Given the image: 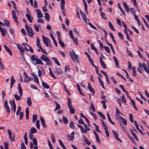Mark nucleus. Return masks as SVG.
I'll list each match as a JSON object with an SVG mask.
<instances>
[{"mask_svg":"<svg viewBox=\"0 0 149 149\" xmlns=\"http://www.w3.org/2000/svg\"><path fill=\"white\" fill-rule=\"evenodd\" d=\"M100 15L102 18L104 19L105 20L107 19V18L105 17V14L104 13L101 12L100 13Z\"/></svg>","mask_w":149,"mask_h":149,"instance_id":"obj_61","label":"nucleus"},{"mask_svg":"<svg viewBox=\"0 0 149 149\" xmlns=\"http://www.w3.org/2000/svg\"><path fill=\"white\" fill-rule=\"evenodd\" d=\"M42 37L43 41L47 47H48L51 44L50 41L48 38L45 37L44 36H42Z\"/></svg>","mask_w":149,"mask_h":149,"instance_id":"obj_6","label":"nucleus"},{"mask_svg":"<svg viewBox=\"0 0 149 149\" xmlns=\"http://www.w3.org/2000/svg\"><path fill=\"white\" fill-rule=\"evenodd\" d=\"M2 23V22L0 21V31L2 33V36L4 37L6 34V31L5 29H3L1 27V25Z\"/></svg>","mask_w":149,"mask_h":149,"instance_id":"obj_9","label":"nucleus"},{"mask_svg":"<svg viewBox=\"0 0 149 149\" xmlns=\"http://www.w3.org/2000/svg\"><path fill=\"white\" fill-rule=\"evenodd\" d=\"M89 109L93 112L95 111V109L93 104L92 103H91V106L89 108Z\"/></svg>","mask_w":149,"mask_h":149,"instance_id":"obj_29","label":"nucleus"},{"mask_svg":"<svg viewBox=\"0 0 149 149\" xmlns=\"http://www.w3.org/2000/svg\"><path fill=\"white\" fill-rule=\"evenodd\" d=\"M84 127L85 128V130L86 131V133L87 132H88V131L90 130V129L89 128L88 126L86 124H84Z\"/></svg>","mask_w":149,"mask_h":149,"instance_id":"obj_44","label":"nucleus"},{"mask_svg":"<svg viewBox=\"0 0 149 149\" xmlns=\"http://www.w3.org/2000/svg\"><path fill=\"white\" fill-rule=\"evenodd\" d=\"M17 45L18 48L21 52H24V50L22 46L19 44H17Z\"/></svg>","mask_w":149,"mask_h":149,"instance_id":"obj_26","label":"nucleus"},{"mask_svg":"<svg viewBox=\"0 0 149 149\" xmlns=\"http://www.w3.org/2000/svg\"><path fill=\"white\" fill-rule=\"evenodd\" d=\"M77 126L79 127L80 130L83 133L86 134V131L84 129V127L81 125L77 124Z\"/></svg>","mask_w":149,"mask_h":149,"instance_id":"obj_19","label":"nucleus"},{"mask_svg":"<svg viewBox=\"0 0 149 149\" xmlns=\"http://www.w3.org/2000/svg\"><path fill=\"white\" fill-rule=\"evenodd\" d=\"M54 103L56 105V108L55 110V111L59 109L60 108V105L56 102V101H55Z\"/></svg>","mask_w":149,"mask_h":149,"instance_id":"obj_62","label":"nucleus"},{"mask_svg":"<svg viewBox=\"0 0 149 149\" xmlns=\"http://www.w3.org/2000/svg\"><path fill=\"white\" fill-rule=\"evenodd\" d=\"M27 103L29 107H30L31 105L32 102L31 98L30 97H28L27 98Z\"/></svg>","mask_w":149,"mask_h":149,"instance_id":"obj_27","label":"nucleus"},{"mask_svg":"<svg viewBox=\"0 0 149 149\" xmlns=\"http://www.w3.org/2000/svg\"><path fill=\"white\" fill-rule=\"evenodd\" d=\"M112 132L115 139L118 141L122 142V140L118 137L117 133L113 130H112Z\"/></svg>","mask_w":149,"mask_h":149,"instance_id":"obj_15","label":"nucleus"},{"mask_svg":"<svg viewBox=\"0 0 149 149\" xmlns=\"http://www.w3.org/2000/svg\"><path fill=\"white\" fill-rule=\"evenodd\" d=\"M5 149H8V142H3Z\"/></svg>","mask_w":149,"mask_h":149,"instance_id":"obj_58","label":"nucleus"},{"mask_svg":"<svg viewBox=\"0 0 149 149\" xmlns=\"http://www.w3.org/2000/svg\"><path fill=\"white\" fill-rule=\"evenodd\" d=\"M113 58L115 62L116 66L117 67L119 68L118 62L115 56H113Z\"/></svg>","mask_w":149,"mask_h":149,"instance_id":"obj_22","label":"nucleus"},{"mask_svg":"<svg viewBox=\"0 0 149 149\" xmlns=\"http://www.w3.org/2000/svg\"><path fill=\"white\" fill-rule=\"evenodd\" d=\"M120 118L122 120L123 123L125 125H127V120L121 116H120Z\"/></svg>","mask_w":149,"mask_h":149,"instance_id":"obj_43","label":"nucleus"},{"mask_svg":"<svg viewBox=\"0 0 149 149\" xmlns=\"http://www.w3.org/2000/svg\"><path fill=\"white\" fill-rule=\"evenodd\" d=\"M83 1L84 2V5L85 11L86 14H88V13L87 11V5L86 2L85 1V0H83Z\"/></svg>","mask_w":149,"mask_h":149,"instance_id":"obj_34","label":"nucleus"},{"mask_svg":"<svg viewBox=\"0 0 149 149\" xmlns=\"http://www.w3.org/2000/svg\"><path fill=\"white\" fill-rule=\"evenodd\" d=\"M27 133L26 132L25 133L24 138V142L26 144L28 143V139L27 138Z\"/></svg>","mask_w":149,"mask_h":149,"instance_id":"obj_39","label":"nucleus"},{"mask_svg":"<svg viewBox=\"0 0 149 149\" xmlns=\"http://www.w3.org/2000/svg\"><path fill=\"white\" fill-rule=\"evenodd\" d=\"M58 141L60 145L63 149H67L66 148L64 145L63 142L61 140L59 139Z\"/></svg>","mask_w":149,"mask_h":149,"instance_id":"obj_28","label":"nucleus"},{"mask_svg":"<svg viewBox=\"0 0 149 149\" xmlns=\"http://www.w3.org/2000/svg\"><path fill=\"white\" fill-rule=\"evenodd\" d=\"M32 76L33 77L34 81L37 84L39 83V80L38 77L33 73L31 74Z\"/></svg>","mask_w":149,"mask_h":149,"instance_id":"obj_17","label":"nucleus"},{"mask_svg":"<svg viewBox=\"0 0 149 149\" xmlns=\"http://www.w3.org/2000/svg\"><path fill=\"white\" fill-rule=\"evenodd\" d=\"M70 55L72 58L73 61L74 62L75 61V59L79 63V61L78 59V56L75 54V52L73 51V52L71 51L69 52Z\"/></svg>","mask_w":149,"mask_h":149,"instance_id":"obj_4","label":"nucleus"},{"mask_svg":"<svg viewBox=\"0 0 149 149\" xmlns=\"http://www.w3.org/2000/svg\"><path fill=\"white\" fill-rule=\"evenodd\" d=\"M40 59L45 62L47 65H51V63L49 58L44 54H42L40 57Z\"/></svg>","mask_w":149,"mask_h":149,"instance_id":"obj_2","label":"nucleus"},{"mask_svg":"<svg viewBox=\"0 0 149 149\" xmlns=\"http://www.w3.org/2000/svg\"><path fill=\"white\" fill-rule=\"evenodd\" d=\"M76 86L78 90L79 91V92L82 95L85 96V95L81 91L80 89V88L79 85L78 84H76Z\"/></svg>","mask_w":149,"mask_h":149,"instance_id":"obj_36","label":"nucleus"},{"mask_svg":"<svg viewBox=\"0 0 149 149\" xmlns=\"http://www.w3.org/2000/svg\"><path fill=\"white\" fill-rule=\"evenodd\" d=\"M101 122L102 126L103 127L104 129L105 130L106 136L107 137H108L109 136V131H108V127L105 124V123L103 120H101Z\"/></svg>","mask_w":149,"mask_h":149,"instance_id":"obj_5","label":"nucleus"},{"mask_svg":"<svg viewBox=\"0 0 149 149\" xmlns=\"http://www.w3.org/2000/svg\"><path fill=\"white\" fill-rule=\"evenodd\" d=\"M15 136L14 134H13V136L12 135V133L10 131V139L11 141H15Z\"/></svg>","mask_w":149,"mask_h":149,"instance_id":"obj_32","label":"nucleus"},{"mask_svg":"<svg viewBox=\"0 0 149 149\" xmlns=\"http://www.w3.org/2000/svg\"><path fill=\"white\" fill-rule=\"evenodd\" d=\"M14 97L16 99V100L17 101L21 99V97H21L20 95L19 96H18L16 94H15L14 95Z\"/></svg>","mask_w":149,"mask_h":149,"instance_id":"obj_59","label":"nucleus"},{"mask_svg":"<svg viewBox=\"0 0 149 149\" xmlns=\"http://www.w3.org/2000/svg\"><path fill=\"white\" fill-rule=\"evenodd\" d=\"M143 66V70L144 71L147 73H149V70H148L147 66L146 64H144Z\"/></svg>","mask_w":149,"mask_h":149,"instance_id":"obj_41","label":"nucleus"},{"mask_svg":"<svg viewBox=\"0 0 149 149\" xmlns=\"http://www.w3.org/2000/svg\"><path fill=\"white\" fill-rule=\"evenodd\" d=\"M32 63L34 65L40 64L43 65V63L42 60L38 58L37 56L36 55H32L31 57Z\"/></svg>","mask_w":149,"mask_h":149,"instance_id":"obj_1","label":"nucleus"},{"mask_svg":"<svg viewBox=\"0 0 149 149\" xmlns=\"http://www.w3.org/2000/svg\"><path fill=\"white\" fill-rule=\"evenodd\" d=\"M97 113L103 119H105V117L104 115L100 112H97Z\"/></svg>","mask_w":149,"mask_h":149,"instance_id":"obj_60","label":"nucleus"},{"mask_svg":"<svg viewBox=\"0 0 149 149\" xmlns=\"http://www.w3.org/2000/svg\"><path fill=\"white\" fill-rule=\"evenodd\" d=\"M31 79V78L29 77H27L24 78V82H27Z\"/></svg>","mask_w":149,"mask_h":149,"instance_id":"obj_64","label":"nucleus"},{"mask_svg":"<svg viewBox=\"0 0 149 149\" xmlns=\"http://www.w3.org/2000/svg\"><path fill=\"white\" fill-rule=\"evenodd\" d=\"M34 26L36 31L37 32H38L39 31V26H41L39 24H34Z\"/></svg>","mask_w":149,"mask_h":149,"instance_id":"obj_40","label":"nucleus"},{"mask_svg":"<svg viewBox=\"0 0 149 149\" xmlns=\"http://www.w3.org/2000/svg\"><path fill=\"white\" fill-rule=\"evenodd\" d=\"M65 4V0H61V8L62 10H64V5Z\"/></svg>","mask_w":149,"mask_h":149,"instance_id":"obj_23","label":"nucleus"},{"mask_svg":"<svg viewBox=\"0 0 149 149\" xmlns=\"http://www.w3.org/2000/svg\"><path fill=\"white\" fill-rule=\"evenodd\" d=\"M120 87L122 89V91L124 92L126 94L127 96L128 97V93L126 91L124 88V86L121 85H119Z\"/></svg>","mask_w":149,"mask_h":149,"instance_id":"obj_38","label":"nucleus"},{"mask_svg":"<svg viewBox=\"0 0 149 149\" xmlns=\"http://www.w3.org/2000/svg\"><path fill=\"white\" fill-rule=\"evenodd\" d=\"M32 122L34 123L36 120L37 119V116L36 114H34L32 116Z\"/></svg>","mask_w":149,"mask_h":149,"instance_id":"obj_57","label":"nucleus"},{"mask_svg":"<svg viewBox=\"0 0 149 149\" xmlns=\"http://www.w3.org/2000/svg\"><path fill=\"white\" fill-rule=\"evenodd\" d=\"M63 71L61 68L56 67L55 69L54 73L56 74L59 75L62 73Z\"/></svg>","mask_w":149,"mask_h":149,"instance_id":"obj_10","label":"nucleus"},{"mask_svg":"<svg viewBox=\"0 0 149 149\" xmlns=\"http://www.w3.org/2000/svg\"><path fill=\"white\" fill-rule=\"evenodd\" d=\"M11 2L13 5V7H14V9L16 10V11H17L18 9L17 8V6L15 4V3L14 1H11Z\"/></svg>","mask_w":149,"mask_h":149,"instance_id":"obj_53","label":"nucleus"},{"mask_svg":"<svg viewBox=\"0 0 149 149\" xmlns=\"http://www.w3.org/2000/svg\"><path fill=\"white\" fill-rule=\"evenodd\" d=\"M42 86L45 88L48 89L49 88V86L46 83L43 81H42Z\"/></svg>","mask_w":149,"mask_h":149,"instance_id":"obj_30","label":"nucleus"},{"mask_svg":"<svg viewBox=\"0 0 149 149\" xmlns=\"http://www.w3.org/2000/svg\"><path fill=\"white\" fill-rule=\"evenodd\" d=\"M118 6L119 8V9H120L121 12V13L124 15H125V13L124 11L123 10V9L121 8L120 6V3H118Z\"/></svg>","mask_w":149,"mask_h":149,"instance_id":"obj_42","label":"nucleus"},{"mask_svg":"<svg viewBox=\"0 0 149 149\" xmlns=\"http://www.w3.org/2000/svg\"><path fill=\"white\" fill-rule=\"evenodd\" d=\"M105 41H106V43L108 44V45L110 46V47H111V49L112 50V52H113V53L114 54H115V53L114 48L112 46V45L111 43H110L108 42H107V40H105Z\"/></svg>","mask_w":149,"mask_h":149,"instance_id":"obj_24","label":"nucleus"},{"mask_svg":"<svg viewBox=\"0 0 149 149\" xmlns=\"http://www.w3.org/2000/svg\"><path fill=\"white\" fill-rule=\"evenodd\" d=\"M58 40L59 41V44L60 45L63 47H65V45L64 42L61 40V39H60V40Z\"/></svg>","mask_w":149,"mask_h":149,"instance_id":"obj_56","label":"nucleus"},{"mask_svg":"<svg viewBox=\"0 0 149 149\" xmlns=\"http://www.w3.org/2000/svg\"><path fill=\"white\" fill-rule=\"evenodd\" d=\"M30 132L31 133L33 134L34 133H36L37 132L35 128H34V127H31V129Z\"/></svg>","mask_w":149,"mask_h":149,"instance_id":"obj_50","label":"nucleus"},{"mask_svg":"<svg viewBox=\"0 0 149 149\" xmlns=\"http://www.w3.org/2000/svg\"><path fill=\"white\" fill-rule=\"evenodd\" d=\"M26 16L27 17V18L28 20L30 23H32V20L31 18V17L30 15L28 14H26Z\"/></svg>","mask_w":149,"mask_h":149,"instance_id":"obj_31","label":"nucleus"},{"mask_svg":"<svg viewBox=\"0 0 149 149\" xmlns=\"http://www.w3.org/2000/svg\"><path fill=\"white\" fill-rule=\"evenodd\" d=\"M70 127L72 129H74V122L71 121L70 124Z\"/></svg>","mask_w":149,"mask_h":149,"instance_id":"obj_55","label":"nucleus"},{"mask_svg":"<svg viewBox=\"0 0 149 149\" xmlns=\"http://www.w3.org/2000/svg\"><path fill=\"white\" fill-rule=\"evenodd\" d=\"M109 25L111 29L113 31H115V29L114 28L112 24L110 22H108Z\"/></svg>","mask_w":149,"mask_h":149,"instance_id":"obj_48","label":"nucleus"},{"mask_svg":"<svg viewBox=\"0 0 149 149\" xmlns=\"http://www.w3.org/2000/svg\"><path fill=\"white\" fill-rule=\"evenodd\" d=\"M63 120L64 122V123L65 124H67L68 123V120L67 118L65 116H63Z\"/></svg>","mask_w":149,"mask_h":149,"instance_id":"obj_51","label":"nucleus"},{"mask_svg":"<svg viewBox=\"0 0 149 149\" xmlns=\"http://www.w3.org/2000/svg\"><path fill=\"white\" fill-rule=\"evenodd\" d=\"M88 89L92 93L93 95L95 94V91L94 89L92 87V86H91L90 82H89L88 84Z\"/></svg>","mask_w":149,"mask_h":149,"instance_id":"obj_14","label":"nucleus"},{"mask_svg":"<svg viewBox=\"0 0 149 149\" xmlns=\"http://www.w3.org/2000/svg\"><path fill=\"white\" fill-rule=\"evenodd\" d=\"M12 18L14 20V22L18 24V21L17 20L16 13L14 10H12Z\"/></svg>","mask_w":149,"mask_h":149,"instance_id":"obj_8","label":"nucleus"},{"mask_svg":"<svg viewBox=\"0 0 149 149\" xmlns=\"http://www.w3.org/2000/svg\"><path fill=\"white\" fill-rule=\"evenodd\" d=\"M74 131L72 132L71 134L68 135V136L70 138V140L72 141L74 139Z\"/></svg>","mask_w":149,"mask_h":149,"instance_id":"obj_21","label":"nucleus"},{"mask_svg":"<svg viewBox=\"0 0 149 149\" xmlns=\"http://www.w3.org/2000/svg\"><path fill=\"white\" fill-rule=\"evenodd\" d=\"M123 6L125 7L126 11L127 13H129V11H130V9L128 7L127 5L126 4V3L125 2H123Z\"/></svg>","mask_w":149,"mask_h":149,"instance_id":"obj_18","label":"nucleus"},{"mask_svg":"<svg viewBox=\"0 0 149 149\" xmlns=\"http://www.w3.org/2000/svg\"><path fill=\"white\" fill-rule=\"evenodd\" d=\"M18 89L19 90V95L21 97L22 96V89L21 87L20 84L19 83L18 85Z\"/></svg>","mask_w":149,"mask_h":149,"instance_id":"obj_16","label":"nucleus"},{"mask_svg":"<svg viewBox=\"0 0 149 149\" xmlns=\"http://www.w3.org/2000/svg\"><path fill=\"white\" fill-rule=\"evenodd\" d=\"M116 118L117 119L118 117L119 116V115L118 114H120L121 115H123V114L120 111H119V109L116 107Z\"/></svg>","mask_w":149,"mask_h":149,"instance_id":"obj_25","label":"nucleus"},{"mask_svg":"<svg viewBox=\"0 0 149 149\" xmlns=\"http://www.w3.org/2000/svg\"><path fill=\"white\" fill-rule=\"evenodd\" d=\"M35 11L37 14V17L38 18H42L43 17V16L40 10L38 9H36L35 10Z\"/></svg>","mask_w":149,"mask_h":149,"instance_id":"obj_13","label":"nucleus"},{"mask_svg":"<svg viewBox=\"0 0 149 149\" xmlns=\"http://www.w3.org/2000/svg\"><path fill=\"white\" fill-rule=\"evenodd\" d=\"M80 13L82 16L84 21L86 23H87V21H89V20L87 19L86 15L85 13L82 12L81 10L80 11Z\"/></svg>","mask_w":149,"mask_h":149,"instance_id":"obj_11","label":"nucleus"},{"mask_svg":"<svg viewBox=\"0 0 149 149\" xmlns=\"http://www.w3.org/2000/svg\"><path fill=\"white\" fill-rule=\"evenodd\" d=\"M11 105V110L12 111H13L14 113H15L16 111V105Z\"/></svg>","mask_w":149,"mask_h":149,"instance_id":"obj_49","label":"nucleus"},{"mask_svg":"<svg viewBox=\"0 0 149 149\" xmlns=\"http://www.w3.org/2000/svg\"><path fill=\"white\" fill-rule=\"evenodd\" d=\"M52 58L55 63L58 66L60 65V64L58 62V59L54 57H52Z\"/></svg>","mask_w":149,"mask_h":149,"instance_id":"obj_37","label":"nucleus"},{"mask_svg":"<svg viewBox=\"0 0 149 149\" xmlns=\"http://www.w3.org/2000/svg\"><path fill=\"white\" fill-rule=\"evenodd\" d=\"M36 125L37 128L38 129H40V120H36Z\"/></svg>","mask_w":149,"mask_h":149,"instance_id":"obj_46","label":"nucleus"},{"mask_svg":"<svg viewBox=\"0 0 149 149\" xmlns=\"http://www.w3.org/2000/svg\"><path fill=\"white\" fill-rule=\"evenodd\" d=\"M68 105L69 107L72 106L71 100L69 98H68Z\"/></svg>","mask_w":149,"mask_h":149,"instance_id":"obj_54","label":"nucleus"},{"mask_svg":"<svg viewBox=\"0 0 149 149\" xmlns=\"http://www.w3.org/2000/svg\"><path fill=\"white\" fill-rule=\"evenodd\" d=\"M45 19L47 21H49L50 19V17L49 14L48 13H45Z\"/></svg>","mask_w":149,"mask_h":149,"instance_id":"obj_33","label":"nucleus"},{"mask_svg":"<svg viewBox=\"0 0 149 149\" xmlns=\"http://www.w3.org/2000/svg\"><path fill=\"white\" fill-rule=\"evenodd\" d=\"M69 109L70 114H74L75 113V110L72 106L69 107Z\"/></svg>","mask_w":149,"mask_h":149,"instance_id":"obj_35","label":"nucleus"},{"mask_svg":"<svg viewBox=\"0 0 149 149\" xmlns=\"http://www.w3.org/2000/svg\"><path fill=\"white\" fill-rule=\"evenodd\" d=\"M4 106L8 113H9V108L6 100H5L4 103Z\"/></svg>","mask_w":149,"mask_h":149,"instance_id":"obj_12","label":"nucleus"},{"mask_svg":"<svg viewBox=\"0 0 149 149\" xmlns=\"http://www.w3.org/2000/svg\"><path fill=\"white\" fill-rule=\"evenodd\" d=\"M98 42L99 44L100 49L101 50H102L103 49V47L104 46H103L102 43L100 40H98Z\"/></svg>","mask_w":149,"mask_h":149,"instance_id":"obj_52","label":"nucleus"},{"mask_svg":"<svg viewBox=\"0 0 149 149\" xmlns=\"http://www.w3.org/2000/svg\"><path fill=\"white\" fill-rule=\"evenodd\" d=\"M144 64H146L144 63H140L139 64L138 67H137V69L140 73H142L143 72V66Z\"/></svg>","mask_w":149,"mask_h":149,"instance_id":"obj_7","label":"nucleus"},{"mask_svg":"<svg viewBox=\"0 0 149 149\" xmlns=\"http://www.w3.org/2000/svg\"><path fill=\"white\" fill-rule=\"evenodd\" d=\"M26 29L28 32V35L31 37L32 38L33 34H34V31H33L31 27L27 24L25 25Z\"/></svg>","mask_w":149,"mask_h":149,"instance_id":"obj_3","label":"nucleus"},{"mask_svg":"<svg viewBox=\"0 0 149 149\" xmlns=\"http://www.w3.org/2000/svg\"><path fill=\"white\" fill-rule=\"evenodd\" d=\"M132 75L134 76H135L136 75V68L134 66L132 68Z\"/></svg>","mask_w":149,"mask_h":149,"instance_id":"obj_47","label":"nucleus"},{"mask_svg":"<svg viewBox=\"0 0 149 149\" xmlns=\"http://www.w3.org/2000/svg\"><path fill=\"white\" fill-rule=\"evenodd\" d=\"M51 138L52 142L54 143H55V139L53 134H52Z\"/></svg>","mask_w":149,"mask_h":149,"instance_id":"obj_63","label":"nucleus"},{"mask_svg":"<svg viewBox=\"0 0 149 149\" xmlns=\"http://www.w3.org/2000/svg\"><path fill=\"white\" fill-rule=\"evenodd\" d=\"M15 82V80L14 79L13 76H12L10 79V88L12 87Z\"/></svg>","mask_w":149,"mask_h":149,"instance_id":"obj_20","label":"nucleus"},{"mask_svg":"<svg viewBox=\"0 0 149 149\" xmlns=\"http://www.w3.org/2000/svg\"><path fill=\"white\" fill-rule=\"evenodd\" d=\"M84 139V140L85 142L88 145H90L91 144V142H90L86 138L85 136H83Z\"/></svg>","mask_w":149,"mask_h":149,"instance_id":"obj_45","label":"nucleus"}]
</instances>
